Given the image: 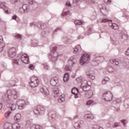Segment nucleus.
Listing matches in <instances>:
<instances>
[{
    "label": "nucleus",
    "instance_id": "nucleus-1",
    "mask_svg": "<svg viewBox=\"0 0 129 129\" xmlns=\"http://www.w3.org/2000/svg\"><path fill=\"white\" fill-rule=\"evenodd\" d=\"M4 129H19L21 127V125L19 123H14L12 125V123L6 122L4 125Z\"/></svg>",
    "mask_w": 129,
    "mask_h": 129
},
{
    "label": "nucleus",
    "instance_id": "nucleus-2",
    "mask_svg": "<svg viewBox=\"0 0 129 129\" xmlns=\"http://www.w3.org/2000/svg\"><path fill=\"white\" fill-rule=\"evenodd\" d=\"M81 86L83 88L84 91H88L90 96H92V95H93V92L92 91H89L90 88H91V87L87 84V81H84L82 83Z\"/></svg>",
    "mask_w": 129,
    "mask_h": 129
},
{
    "label": "nucleus",
    "instance_id": "nucleus-3",
    "mask_svg": "<svg viewBox=\"0 0 129 129\" xmlns=\"http://www.w3.org/2000/svg\"><path fill=\"white\" fill-rule=\"evenodd\" d=\"M8 98L11 99V98H14L17 99L18 98V93L17 91L15 90H9L7 93Z\"/></svg>",
    "mask_w": 129,
    "mask_h": 129
},
{
    "label": "nucleus",
    "instance_id": "nucleus-4",
    "mask_svg": "<svg viewBox=\"0 0 129 129\" xmlns=\"http://www.w3.org/2000/svg\"><path fill=\"white\" fill-rule=\"evenodd\" d=\"M40 84V80L36 77H32L29 85L31 87H37Z\"/></svg>",
    "mask_w": 129,
    "mask_h": 129
},
{
    "label": "nucleus",
    "instance_id": "nucleus-5",
    "mask_svg": "<svg viewBox=\"0 0 129 129\" xmlns=\"http://www.w3.org/2000/svg\"><path fill=\"white\" fill-rule=\"evenodd\" d=\"M90 59V56L88 54H84L83 56L81 57L80 63L82 65L85 64V63H88Z\"/></svg>",
    "mask_w": 129,
    "mask_h": 129
},
{
    "label": "nucleus",
    "instance_id": "nucleus-6",
    "mask_svg": "<svg viewBox=\"0 0 129 129\" xmlns=\"http://www.w3.org/2000/svg\"><path fill=\"white\" fill-rule=\"evenodd\" d=\"M103 99L106 101H110L112 99V94L110 91L106 92L103 95Z\"/></svg>",
    "mask_w": 129,
    "mask_h": 129
},
{
    "label": "nucleus",
    "instance_id": "nucleus-7",
    "mask_svg": "<svg viewBox=\"0 0 129 129\" xmlns=\"http://www.w3.org/2000/svg\"><path fill=\"white\" fill-rule=\"evenodd\" d=\"M8 56L10 58H14L17 55V49L14 47L10 48L8 49Z\"/></svg>",
    "mask_w": 129,
    "mask_h": 129
},
{
    "label": "nucleus",
    "instance_id": "nucleus-8",
    "mask_svg": "<svg viewBox=\"0 0 129 129\" xmlns=\"http://www.w3.org/2000/svg\"><path fill=\"white\" fill-rule=\"evenodd\" d=\"M56 50H57V47L55 46L52 48V57H51V60L53 61H56V60H57V56L58 55V52L56 51Z\"/></svg>",
    "mask_w": 129,
    "mask_h": 129
},
{
    "label": "nucleus",
    "instance_id": "nucleus-9",
    "mask_svg": "<svg viewBox=\"0 0 129 129\" xmlns=\"http://www.w3.org/2000/svg\"><path fill=\"white\" fill-rule=\"evenodd\" d=\"M45 110V108L42 106H37L33 110L34 113L35 114H39L40 111H44Z\"/></svg>",
    "mask_w": 129,
    "mask_h": 129
},
{
    "label": "nucleus",
    "instance_id": "nucleus-10",
    "mask_svg": "<svg viewBox=\"0 0 129 129\" xmlns=\"http://www.w3.org/2000/svg\"><path fill=\"white\" fill-rule=\"evenodd\" d=\"M18 104H19L18 108L19 109H23L24 108V105H25V104H26V105H27V104H29V102L26 101L24 100H20L18 101Z\"/></svg>",
    "mask_w": 129,
    "mask_h": 129
},
{
    "label": "nucleus",
    "instance_id": "nucleus-11",
    "mask_svg": "<svg viewBox=\"0 0 129 129\" xmlns=\"http://www.w3.org/2000/svg\"><path fill=\"white\" fill-rule=\"evenodd\" d=\"M21 60L25 64L29 63V56L27 54H23L21 55Z\"/></svg>",
    "mask_w": 129,
    "mask_h": 129
},
{
    "label": "nucleus",
    "instance_id": "nucleus-12",
    "mask_svg": "<svg viewBox=\"0 0 129 129\" xmlns=\"http://www.w3.org/2000/svg\"><path fill=\"white\" fill-rule=\"evenodd\" d=\"M59 83V78L55 77L51 79L50 80V84L52 86H56Z\"/></svg>",
    "mask_w": 129,
    "mask_h": 129
},
{
    "label": "nucleus",
    "instance_id": "nucleus-13",
    "mask_svg": "<svg viewBox=\"0 0 129 129\" xmlns=\"http://www.w3.org/2000/svg\"><path fill=\"white\" fill-rule=\"evenodd\" d=\"M40 90L41 93L45 94V95H48V94H49V91H48V89H47L46 87L44 88L43 87H40Z\"/></svg>",
    "mask_w": 129,
    "mask_h": 129
},
{
    "label": "nucleus",
    "instance_id": "nucleus-14",
    "mask_svg": "<svg viewBox=\"0 0 129 129\" xmlns=\"http://www.w3.org/2000/svg\"><path fill=\"white\" fill-rule=\"evenodd\" d=\"M29 9L27 8V5H23L22 8H20L19 9V12L21 14H23V13H27Z\"/></svg>",
    "mask_w": 129,
    "mask_h": 129
},
{
    "label": "nucleus",
    "instance_id": "nucleus-15",
    "mask_svg": "<svg viewBox=\"0 0 129 129\" xmlns=\"http://www.w3.org/2000/svg\"><path fill=\"white\" fill-rule=\"evenodd\" d=\"M22 118V115L20 113L16 114L14 116V119L16 121H20Z\"/></svg>",
    "mask_w": 129,
    "mask_h": 129
},
{
    "label": "nucleus",
    "instance_id": "nucleus-16",
    "mask_svg": "<svg viewBox=\"0 0 129 129\" xmlns=\"http://www.w3.org/2000/svg\"><path fill=\"white\" fill-rule=\"evenodd\" d=\"M85 118H88L89 119H93L94 118V116L92 113L86 114L85 115Z\"/></svg>",
    "mask_w": 129,
    "mask_h": 129
},
{
    "label": "nucleus",
    "instance_id": "nucleus-17",
    "mask_svg": "<svg viewBox=\"0 0 129 129\" xmlns=\"http://www.w3.org/2000/svg\"><path fill=\"white\" fill-rule=\"evenodd\" d=\"M53 96L54 97H58L59 96V89L58 88L54 89Z\"/></svg>",
    "mask_w": 129,
    "mask_h": 129
},
{
    "label": "nucleus",
    "instance_id": "nucleus-18",
    "mask_svg": "<svg viewBox=\"0 0 129 129\" xmlns=\"http://www.w3.org/2000/svg\"><path fill=\"white\" fill-rule=\"evenodd\" d=\"M110 62L111 64H113V65H118L119 64L117 59H112L110 60Z\"/></svg>",
    "mask_w": 129,
    "mask_h": 129
},
{
    "label": "nucleus",
    "instance_id": "nucleus-19",
    "mask_svg": "<svg viewBox=\"0 0 129 129\" xmlns=\"http://www.w3.org/2000/svg\"><path fill=\"white\" fill-rule=\"evenodd\" d=\"M7 107H10L11 110H15V109H16V105L14 104H8L7 105Z\"/></svg>",
    "mask_w": 129,
    "mask_h": 129
},
{
    "label": "nucleus",
    "instance_id": "nucleus-20",
    "mask_svg": "<svg viewBox=\"0 0 129 129\" xmlns=\"http://www.w3.org/2000/svg\"><path fill=\"white\" fill-rule=\"evenodd\" d=\"M0 7H1V8H2V9H4V11L6 14H9V12L8 11V7H7L6 6H5V4H2L0 5Z\"/></svg>",
    "mask_w": 129,
    "mask_h": 129
},
{
    "label": "nucleus",
    "instance_id": "nucleus-21",
    "mask_svg": "<svg viewBox=\"0 0 129 129\" xmlns=\"http://www.w3.org/2000/svg\"><path fill=\"white\" fill-rule=\"evenodd\" d=\"M75 25L77 26H81L83 24V22L82 20H76L74 22Z\"/></svg>",
    "mask_w": 129,
    "mask_h": 129
},
{
    "label": "nucleus",
    "instance_id": "nucleus-22",
    "mask_svg": "<svg viewBox=\"0 0 129 129\" xmlns=\"http://www.w3.org/2000/svg\"><path fill=\"white\" fill-rule=\"evenodd\" d=\"M69 80V74L66 73L63 76V81H64V82H66Z\"/></svg>",
    "mask_w": 129,
    "mask_h": 129
},
{
    "label": "nucleus",
    "instance_id": "nucleus-23",
    "mask_svg": "<svg viewBox=\"0 0 129 129\" xmlns=\"http://www.w3.org/2000/svg\"><path fill=\"white\" fill-rule=\"evenodd\" d=\"M110 27H111L112 29H114V30H116L117 29V25L116 24L111 23L110 24Z\"/></svg>",
    "mask_w": 129,
    "mask_h": 129
},
{
    "label": "nucleus",
    "instance_id": "nucleus-24",
    "mask_svg": "<svg viewBox=\"0 0 129 129\" xmlns=\"http://www.w3.org/2000/svg\"><path fill=\"white\" fill-rule=\"evenodd\" d=\"M72 92L73 94H78V89L76 88H74L72 90Z\"/></svg>",
    "mask_w": 129,
    "mask_h": 129
},
{
    "label": "nucleus",
    "instance_id": "nucleus-25",
    "mask_svg": "<svg viewBox=\"0 0 129 129\" xmlns=\"http://www.w3.org/2000/svg\"><path fill=\"white\" fill-rule=\"evenodd\" d=\"M5 46V43L4 42L0 43V52H2L4 50Z\"/></svg>",
    "mask_w": 129,
    "mask_h": 129
},
{
    "label": "nucleus",
    "instance_id": "nucleus-26",
    "mask_svg": "<svg viewBox=\"0 0 129 129\" xmlns=\"http://www.w3.org/2000/svg\"><path fill=\"white\" fill-rule=\"evenodd\" d=\"M12 112H11L10 111H9L8 112H6L5 114H4V116L6 118H8V117H9L10 116V114H11Z\"/></svg>",
    "mask_w": 129,
    "mask_h": 129
},
{
    "label": "nucleus",
    "instance_id": "nucleus-27",
    "mask_svg": "<svg viewBox=\"0 0 129 129\" xmlns=\"http://www.w3.org/2000/svg\"><path fill=\"white\" fill-rule=\"evenodd\" d=\"M64 100H65V98L63 97H62V96H60L58 99V102H63Z\"/></svg>",
    "mask_w": 129,
    "mask_h": 129
},
{
    "label": "nucleus",
    "instance_id": "nucleus-28",
    "mask_svg": "<svg viewBox=\"0 0 129 129\" xmlns=\"http://www.w3.org/2000/svg\"><path fill=\"white\" fill-rule=\"evenodd\" d=\"M31 129H42V127L41 126L36 125V126H33L31 127Z\"/></svg>",
    "mask_w": 129,
    "mask_h": 129
},
{
    "label": "nucleus",
    "instance_id": "nucleus-29",
    "mask_svg": "<svg viewBox=\"0 0 129 129\" xmlns=\"http://www.w3.org/2000/svg\"><path fill=\"white\" fill-rule=\"evenodd\" d=\"M109 80V79L108 78H105L102 81V84H106V82Z\"/></svg>",
    "mask_w": 129,
    "mask_h": 129
},
{
    "label": "nucleus",
    "instance_id": "nucleus-30",
    "mask_svg": "<svg viewBox=\"0 0 129 129\" xmlns=\"http://www.w3.org/2000/svg\"><path fill=\"white\" fill-rule=\"evenodd\" d=\"M93 129H103V128L102 127H100L98 125H94L93 126Z\"/></svg>",
    "mask_w": 129,
    "mask_h": 129
},
{
    "label": "nucleus",
    "instance_id": "nucleus-31",
    "mask_svg": "<svg viewBox=\"0 0 129 129\" xmlns=\"http://www.w3.org/2000/svg\"><path fill=\"white\" fill-rule=\"evenodd\" d=\"M74 126L75 128H79V127H80V125L78 123H75L74 124Z\"/></svg>",
    "mask_w": 129,
    "mask_h": 129
},
{
    "label": "nucleus",
    "instance_id": "nucleus-32",
    "mask_svg": "<svg viewBox=\"0 0 129 129\" xmlns=\"http://www.w3.org/2000/svg\"><path fill=\"white\" fill-rule=\"evenodd\" d=\"M104 3L106 4V5H109L111 3V0H104Z\"/></svg>",
    "mask_w": 129,
    "mask_h": 129
},
{
    "label": "nucleus",
    "instance_id": "nucleus-33",
    "mask_svg": "<svg viewBox=\"0 0 129 129\" xmlns=\"http://www.w3.org/2000/svg\"><path fill=\"white\" fill-rule=\"evenodd\" d=\"M93 103V101L92 100H89L87 102V105H91Z\"/></svg>",
    "mask_w": 129,
    "mask_h": 129
},
{
    "label": "nucleus",
    "instance_id": "nucleus-34",
    "mask_svg": "<svg viewBox=\"0 0 129 129\" xmlns=\"http://www.w3.org/2000/svg\"><path fill=\"white\" fill-rule=\"evenodd\" d=\"M65 70H66L67 71H71V67H69L68 66H67L65 67Z\"/></svg>",
    "mask_w": 129,
    "mask_h": 129
},
{
    "label": "nucleus",
    "instance_id": "nucleus-35",
    "mask_svg": "<svg viewBox=\"0 0 129 129\" xmlns=\"http://www.w3.org/2000/svg\"><path fill=\"white\" fill-rule=\"evenodd\" d=\"M108 22H109V20L108 19H104L102 20L101 23H108Z\"/></svg>",
    "mask_w": 129,
    "mask_h": 129
},
{
    "label": "nucleus",
    "instance_id": "nucleus-36",
    "mask_svg": "<svg viewBox=\"0 0 129 129\" xmlns=\"http://www.w3.org/2000/svg\"><path fill=\"white\" fill-rule=\"evenodd\" d=\"M29 68L31 70H33L35 69V67H34V65H33V64H29Z\"/></svg>",
    "mask_w": 129,
    "mask_h": 129
},
{
    "label": "nucleus",
    "instance_id": "nucleus-37",
    "mask_svg": "<svg viewBox=\"0 0 129 129\" xmlns=\"http://www.w3.org/2000/svg\"><path fill=\"white\" fill-rule=\"evenodd\" d=\"M108 72H110V73H111L112 72H113V68H109L108 69Z\"/></svg>",
    "mask_w": 129,
    "mask_h": 129
},
{
    "label": "nucleus",
    "instance_id": "nucleus-38",
    "mask_svg": "<svg viewBox=\"0 0 129 129\" xmlns=\"http://www.w3.org/2000/svg\"><path fill=\"white\" fill-rule=\"evenodd\" d=\"M121 122L123 123V124L124 126H125L126 123H127V121H126V120H121Z\"/></svg>",
    "mask_w": 129,
    "mask_h": 129
},
{
    "label": "nucleus",
    "instance_id": "nucleus-39",
    "mask_svg": "<svg viewBox=\"0 0 129 129\" xmlns=\"http://www.w3.org/2000/svg\"><path fill=\"white\" fill-rule=\"evenodd\" d=\"M89 78L91 79H92L93 80L94 79H95V77L94 76H93L92 75H89Z\"/></svg>",
    "mask_w": 129,
    "mask_h": 129
},
{
    "label": "nucleus",
    "instance_id": "nucleus-40",
    "mask_svg": "<svg viewBox=\"0 0 129 129\" xmlns=\"http://www.w3.org/2000/svg\"><path fill=\"white\" fill-rule=\"evenodd\" d=\"M81 79H82V78L80 77L76 79V81H78V82H81Z\"/></svg>",
    "mask_w": 129,
    "mask_h": 129
},
{
    "label": "nucleus",
    "instance_id": "nucleus-41",
    "mask_svg": "<svg viewBox=\"0 0 129 129\" xmlns=\"http://www.w3.org/2000/svg\"><path fill=\"white\" fill-rule=\"evenodd\" d=\"M15 37H16V38H17L18 39H20L21 38V35H20V34H16Z\"/></svg>",
    "mask_w": 129,
    "mask_h": 129
},
{
    "label": "nucleus",
    "instance_id": "nucleus-42",
    "mask_svg": "<svg viewBox=\"0 0 129 129\" xmlns=\"http://www.w3.org/2000/svg\"><path fill=\"white\" fill-rule=\"evenodd\" d=\"M118 126V123H115L113 125V127H117Z\"/></svg>",
    "mask_w": 129,
    "mask_h": 129
},
{
    "label": "nucleus",
    "instance_id": "nucleus-43",
    "mask_svg": "<svg viewBox=\"0 0 129 129\" xmlns=\"http://www.w3.org/2000/svg\"><path fill=\"white\" fill-rule=\"evenodd\" d=\"M14 63L16 64H19V62H20L19 60L16 59L14 60Z\"/></svg>",
    "mask_w": 129,
    "mask_h": 129
},
{
    "label": "nucleus",
    "instance_id": "nucleus-44",
    "mask_svg": "<svg viewBox=\"0 0 129 129\" xmlns=\"http://www.w3.org/2000/svg\"><path fill=\"white\" fill-rule=\"evenodd\" d=\"M79 50L78 48H75L74 50V53H75V54H76V53H77L78 52Z\"/></svg>",
    "mask_w": 129,
    "mask_h": 129
},
{
    "label": "nucleus",
    "instance_id": "nucleus-45",
    "mask_svg": "<svg viewBox=\"0 0 129 129\" xmlns=\"http://www.w3.org/2000/svg\"><path fill=\"white\" fill-rule=\"evenodd\" d=\"M33 2H34V0H28V3L30 5H33Z\"/></svg>",
    "mask_w": 129,
    "mask_h": 129
},
{
    "label": "nucleus",
    "instance_id": "nucleus-46",
    "mask_svg": "<svg viewBox=\"0 0 129 129\" xmlns=\"http://www.w3.org/2000/svg\"><path fill=\"white\" fill-rule=\"evenodd\" d=\"M66 6H69V7H70V6H71V4H70V3L68 2L66 3Z\"/></svg>",
    "mask_w": 129,
    "mask_h": 129
},
{
    "label": "nucleus",
    "instance_id": "nucleus-47",
    "mask_svg": "<svg viewBox=\"0 0 129 129\" xmlns=\"http://www.w3.org/2000/svg\"><path fill=\"white\" fill-rule=\"evenodd\" d=\"M16 19H17V16L14 15V16L13 17V20H16Z\"/></svg>",
    "mask_w": 129,
    "mask_h": 129
},
{
    "label": "nucleus",
    "instance_id": "nucleus-48",
    "mask_svg": "<svg viewBox=\"0 0 129 129\" xmlns=\"http://www.w3.org/2000/svg\"><path fill=\"white\" fill-rule=\"evenodd\" d=\"M3 108V104L1 103L0 104V109H2Z\"/></svg>",
    "mask_w": 129,
    "mask_h": 129
},
{
    "label": "nucleus",
    "instance_id": "nucleus-49",
    "mask_svg": "<svg viewBox=\"0 0 129 129\" xmlns=\"http://www.w3.org/2000/svg\"><path fill=\"white\" fill-rule=\"evenodd\" d=\"M75 98H78V96L77 95V94H75Z\"/></svg>",
    "mask_w": 129,
    "mask_h": 129
},
{
    "label": "nucleus",
    "instance_id": "nucleus-50",
    "mask_svg": "<svg viewBox=\"0 0 129 129\" xmlns=\"http://www.w3.org/2000/svg\"><path fill=\"white\" fill-rule=\"evenodd\" d=\"M17 2H18V0H15L14 1V3H17Z\"/></svg>",
    "mask_w": 129,
    "mask_h": 129
},
{
    "label": "nucleus",
    "instance_id": "nucleus-51",
    "mask_svg": "<svg viewBox=\"0 0 129 129\" xmlns=\"http://www.w3.org/2000/svg\"><path fill=\"white\" fill-rule=\"evenodd\" d=\"M78 47H80V45H78Z\"/></svg>",
    "mask_w": 129,
    "mask_h": 129
},
{
    "label": "nucleus",
    "instance_id": "nucleus-52",
    "mask_svg": "<svg viewBox=\"0 0 129 129\" xmlns=\"http://www.w3.org/2000/svg\"><path fill=\"white\" fill-rule=\"evenodd\" d=\"M110 22H112V21H111V20H110Z\"/></svg>",
    "mask_w": 129,
    "mask_h": 129
},
{
    "label": "nucleus",
    "instance_id": "nucleus-53",
    "mask_svg": "<svg viewBox=\"0 0 129 129\" xmlns=\"http://www.w3.org/2000/svg\"><path fill=\"white\" fill-rule=\"evenodd\" d=\"M128 64H129V62H128Z\"/></svg>",
    "mask_w": 129,
    "mask_h": 129
}]
</instances>
